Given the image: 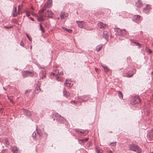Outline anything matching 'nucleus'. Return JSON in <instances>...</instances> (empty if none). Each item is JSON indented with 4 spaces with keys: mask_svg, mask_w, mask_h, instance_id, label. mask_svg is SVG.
Segmentation results:
<instances>
[{
    "mask_svg": "<svg viewBox=\"0 0 153 153\" xmlns=\"http://www.w3.org/2000/svg\"><path fill=\"white\" fill-rule=\"evenodd\" d=\"M130 150L134 152L135 153H140L141 149L137 146L135 144H131L130 146Z\"/></svg>",
    "mask_w": 153,
    "mask_h": 153,
    "instance_id": "1",
    "label": "nucleus"
},
{
    "mask_svg": "<svg viewBox=\"0 0 153 153\" xmlns=\"http://www.w3.org/2000/svg\"><path fill=\"white\" fill-rule=\"evenodd\" d=\"M22 74L23 78L27 77H32L34 75L33 72L29 71H23L22 72Z\"/></svg>",
    "mask_w": 153,
    "mask_h": 153,
    "instance_id": "2",
    "label": "nucleus"
},
{
    "mask_svg": "<svg viewBox=\"0 0 153 153\" xmlns=\"http://www.w3.org/2000/svg\"><path fill=\"white\" fill-rule=\"evenodd\" d=\"M117 31L118 32L119 35L122 36H125L127 34V32L125 29H118L117 30Z\"/></svg>",
    "mask_w": 153,
    "mask_h": 153,
    "instance_id": "3",
    "label": "nucleus"
},
{
    "mask_svg": "<svg viewBox=\"0 0 153 153\" xmlns=\"http://www.w3.org/2000/svg\"><path fill=\"white\" fill-rule=\"evenodd\" d=\"M140 102V100L139 97H137L132 100L131 101V103L132 105H134L136 104L139 103Z\"/></svg>",
    "mask_w": 153,
    "mask_h": 153,
    "instance_id": "4",
    "label": "nucleus"
},
{
    "mask_svg": "<svg viewBox=\"0 0 153 153\" xmlns=\"http://www.w3.org/2000/svg\"><path fill=\"white\" fill-rule=\"evenodd\" d=\"M79 27L83 28L85 25V22L83 21H78L76 22Z\"/></svg>",
    "mask_w": 153,
    "mask_h": 153,
    "instance_id": "5",
    "label": "nucleus"
},
{
    "mask_svg": "<svg viewBox=\"0 0 153 153\" xmlns=\"http://www.w3.org/2000/svg\"><path fill=\"white\" fill-rule=\"evenodd\" d=\"M147 137L149 140H153V129L150 130L149 131Z\"/></svg>",
    "mask_w": 153,
    "mask_h": 153,
    "instance_id": "6",
    "label": "nucleus"
},
{
    "mask_svg": "<svg viewBox=\"0 0 153 153\" xmlns=\"http://www.w3.org/2000/svg\"><path fill=\"white\" fill-rule=\"evenodd\" d=\"M97 25L100 28H103L108 27L107 25L103 23L102 22H100L97 24Z\"/></svg>",
    "mask_w": 153,
    "mask_h": 153,
    "instance_id": "7",
    "label": "nucleus"
},
{
    "mask_svg": "<svg viewBox=\"0 0 153 153\" xmlns=\"http://www.w3.org/2000/svg\"><path fill=\"white\" fill-rule=\"evenodd\" d=\"M53 14V13L51 10H48L45 13L44 16L46 17H51Z\"/></svg>",
    "mask_w": 153,
    "mask_h": 153,
    "instance_id": "8",
    "label": "nucleus"
},
{
    "mask_svg": "<svg viewBox=\"0 0 153 153\" xmlns=\"http://www.w3.org/2000/svg\"><path fill=\"white\" fill-rule=\"evenodd\" d=\"M68 16V13L65 12H62L60 14V16L62 19H64Z\"/></svg>",
    "mask_w": 153,
    "mask_h": 153,
    "instance_id": "9",
    "label": "nucleus"
},
{
    "mask_svg": "<svg viewBox=\"0 0 153 153\" xmlns=\"http://www.w3.org/2000/svg\"><path fill=\"white\" fill-rule=\"evenodd\" d=\"M67 87H70L72 86V82L69 80L66 79L65 83L64 84Z\"/></svg>",
    "mask_w": 153,
    "mask_h": 153,
    "instance_id": "10",
    "label": "nucleus"
},
{
    "mask_svg": "<svg viewBox=\"0 0 153 153\" xmlns=\"http://www.w3.org/2000/svg\"><path fill=\"white\" fill-rule=\"evenodd\" d=\"M151 9V6L150 5H147L144 8L143 10L144 12L145 13H147L149 11L150 9Z\"/></svg>",
    "mask_w": 153,
    "mask_h": 153,
    "instance_id": "11",
    "label": "nucleus"
},
{
    "mask_svg": "<svg viewBox=\"0 0 153 153\" xmlns=\"http://www.w3.org/2000/svg\"><path fill=\"white\" fill-rule=\"evenodd\" d=\"M23 111L25 115L29 117H30L31 116V114L30 112L28 111V110L25 109H23Z\"/></svg>",
    "mask_w": 153,
    "mask_h": 153,
    "instance_id": "12",
    "label": "nucleus"
},
{
    "mask_svg": "<svg viewBox=\"0 0 153 153\" xmlns=\"http://www.w3.org/2000/svg\"><path fill=\"white\" fill-rule=\"evenodd\" d=\"M103 36L106 40H107L108 38V33L106 31H104L103 33Z\"/></svg>",
    "mask_w": 153,
    "mask_h": 153,
    "instance_id": "13",
    "label": "nucleus"
},
{
    "mask_svg": "<svg viewBox=\"0 0 153 153\" xmlns=\"http://www.w3.org/2000/svg\"><path fill=\"white\" fill-rule=\"evenodd\" d=\"M63 93V96L66 97H67L68 96H69L70 94V93L69 92L67 91L65 88H64Z\"/></svg>",
    "mask_w": 153,
    "mask_h": 153,
    "instance_id": "14",
    "label": "nucleus"
},
{
    "mask_svg": "<svg viewBox=\"0 0 153 153\" xmlns=\"http://www.w3.org/2000/svg\"><path fill=\"white\" fill-rule=\"evenodd\" d=\"M13 153H19V149L16 146L13 147L12 149Z\"/></svg>",
    "mask_w": 153,
    "mask_h": 153,
    "instance_id": "15",
    "label": "nucleus"
},
{
    "mask_svg": "<svg viewBox=\"0 0 153 153\" xmlns=\"http://www.w3.org/2000/svg\"><path fill=\"white\" fill-rule=\"evenodd\" d=\"M135 5L137 7H140L142 6V4L141 1L138 0L135 3Z\"/></svg>",
    "mask_w": 153,
    "mask_h": 153,
    "instance_id": "16",
    "label": "nucleus"
},
{
    "mask_svg": "<svg viewBox=\"0 0 153 153\" xmlns=\"http://www.w3.org/2000/svg\"><path fill=\"white\" fill-rule=\"evenodd\" d=\"M59 118L58 120L61 123H63L65 121V119L61 116L59 115Z\"/></svg>",
    "mask_w": 153,
    "mask_h": 153,
    "instance_id": "17",
    "label": "nucleus"
},
{
    "mask_svg": "<svg viewBox=\"0 0 153 153\" xmlns=\"http://www.w3.org/2000/svg\"><path fill=\"white\" fill-rule=\"evenodd\" d=\"M52 2V0H49L47 2V3L45 4V6H47L49 8Z\"/></svg>",
    "mask_w": 153,
    "mask_h": 153,
    "instance_id": "18",
    "label": "nucleus"
},
{
    "mask_svg": "<svg viewBox=\"0 0 153 153\" xmlns=\"http://www.w3.org/2000/svg\"><path fill=\"white\" fill-rule=\"evenodd\" d=\"M102 47V45H100L98 46H97L96 48V50L97 52L99 51L100 50H101Z\"/></svg>",
    "mask_w": 153,
    "mask_h": 153,
    "instance_id": "19",
    "label": "nucleus"
},
{
    "mask_svg": "<svg viewBox=\"0 0 153 153\" xmlns=\"http://www.w3.org/2000/svg\"><path fill=\"white\" fill-rule=\"evenodd\" d=\"M134 19L136 21H138L140 18V16L139 15H135L134 16Z\"/></svg>",
    "mask_w": 153,
    "mask_h": 153,
    "instance_id": "20",
    "label": "nucleus"
},
{
    "mask_svg": "<svg viewBox=\"0 0 153 153\" xmlns=\"http://www.w3.org/2000/svg\"><path fill=\"white\" fill-rule=\"evenodd\" d=\"M88 140V138H86L84 139L81 140H79L78 141L79 144H82V143H84V141H87Z\"/></svg>",
    "mask_w": 153,
    "mask_h": 153,
    "instance_id": "21",
    "label": "nucleus"
},
{
    "mask_svg": "<svg viewBox=\"0 0 153 153\" xmlns=\"http://www.w3.org/2000/svg\"><path fill=\"white\" fill-rule=\"evenodd\" d=\"M131 42L134 44L136 45L139 46V47H140V44L135 41L134 40H131Z\"/></svg>",
    "mask_w": 153,
    "mask_h": 153,
    "instance_id": "22",
    "label": "nucleus"
},
{
    "mask_svg": "<svg viewBox=\"0 0 153 153\" xmlns=\"http://www.w3.org/2000/svg\"><path fill=\"white\" fill-rule=\"evenodd\" d=\"M62 28L70 33H71L72 31V30L71 29H68L65 27H62Z\"/></svg>",
    "mask_w": 153,
    "mask_h": 153,
    "instance_id": "23",
    "label": "nucleus"
},
{
    "mask_svg": "<svg viewBox=\"0 0 153 153\" xmlns=\"http://www.w3.org/2000/svg\"><path fill=\"white\" fill-rule=\"evenodd\" d=\"M4 144L6 147H7L9 145V143L8 142V140L6 138H5L4 139Z\"/></svg>",
    "mask_w": 153,
    "mask_h": 153,
    "instance_id": "24",
    "label": "nucleus"
},
{
    "mask_svg": "<svg viewBox=\"0 0 153 153\" xmlns=\"http://www.w3.org/2000/svg\"><path fill=\"white\" fill-rule=\"evenodd\" d=\"M96 149V151L97 153H102V150L99 147H97Z\"/></svg>",
    "mask_w": 153,
    "mask_h": 153,
    "instance_id": "25",
    "label": "nucleus"
},
{
    "mask_svg": "<svg viewBox=\"0 0 153 153\" xmlns=\"http://www.w3.org/2000/svg\"><path fill=\"white\" fill-rule=\"evenodd\" d=\"M37 19L38 21L39 22H42V21H43L44 20V19L43 18L42 16H41L40 17H38L37 18Z\"/></svg>",
    "mask_w": 153,
    "mask_h": 153,
    "instance_id": "26",
    "label": "nucleus"
},
{
    "mask_svg": "<svg viewBox=\"0 0 153 153\" xmlns=\"http://www.w3.org/2000/svg\"><path fill=\"white\" fill-rule=\"evenodd\" d=\"M40 29L41 30V31L42 32H45V30L44 28L41 25V24L40 23Z\"/></svg>",
    "mask_w": 153,
    "mask_h": 153,
    "instance_id": "27",
    "label": "nucleus"
},
{
    "mask_svg": "<svg viewBox=\"0 0 153 153\" xmlns=\"http://www.w3.org/2000/svg\"><path fill=\"white\" fill-rule=\"evenodd\" d=\"M103 68H104V71L105 72L107 73L109 71V69L107 67H105L104 66H102Z\"/></svg>",
    "mask_w": 153,
    "mask_h": 153,
    "instance_id": "28",
    "label": "nucleus"
},
{
    "mask_svg": "<svg viewBox=\"0 0 153 153\" xmlns=\"http://www.w3.org/2000/svg\"><path fill=\"white\" fill-rule=\"evenodd\" d=\"M118 95L119 97L120 98H123V94L120 91H118L117 92Z\"/></svg>",
    "mask_w": 153,
    "mask_h": 153,
    "instance_id": "29",
    "label": "nucleus"
},
{
    "mask_svg": "<svg viewBox=\"0 0 153 153\" xmlns=\"http://www.w3.org/2000/svg\"><path fill=\"white\" fill-rule=\"evenodd\" d=\"M55 79L57 80L58 81H61L62 80V79L61 77H59L58 76H56Z\"/></svg>",
    "mask_w": 153,
    "mask_h": 153,
    "instance_id": "30",
    "label": "nucleus"
},
{
    "mask_svg": "<svg viewBox=\"0 0 153 153\" xmlns=\"http://www.w3.org/2000/svg\"><path fill=\"white\" fill-rule=\"evenodd\" d=\"M46 8L45 7H44V8L42 9L41 10L39 11V12L40 13H43V11L45 10Z\"/></svg>",
    "mask_w": 153,
    "mask_h": 153,
    "instance_id": "31",
    "label": "nucleus"
},
{
    "mask_svg": "<svg viewBox=\"0 0 153 153\" xmlns=\"http://www.w3.org/2000/svg\"><path fill=\"white\" fill-rule=\"evenodd\" d=\"M39 90H40V88L39 87H38L36 88L35 91V93H36L37 94L39 93Z\"/></svg>",
    "mask_w": 153,
    "mask_h": 153,
    "instance_id": "32",
    "label": "nucleus"
},
{
    "mask_svg": "<svg viewBox=\"0 0 153 153\" xmlns=\"http://www.w3.org/2000/svg\"><path fill=\"white\" fill-rule=\"evenodd\" d=\"M22 7H23V5L22 4L19 5L18 8V13L19 14H20L19 10L20 9V8H22Z\"/></svg>",
    "mask_w": 153,
    "mask_h": 153,
    "instance_id": "33",
    "label": "nucleus"
},
{
    "mask_svg": "<svg viewBox=\"0 0 153 153\" xmlns=\"http://www.w3.org/2000/svg\"><path fill=\"white\" fill-rule=\"evenodd\" d=\"M18 14H19L18 13H17L16 12L13 13V16L14 17H16L17 16Z\"/></svg>",
    "mask_w": 153,
    "mask_h": 153,
    "instance_id": "34",
    "label": "nucleus"
},
{
    "mask_svg": "<svg viewBox=\"0 0 153 153\" xmlns=\"http://www.w3.org/2000/svg\"><path fill=\"white\" fill-rule=\"evenodd\" d=\"M32 136L34 139L36 138V133L35 132H33L32 134Z\"/></svg>",
    "mask_w": 153,
    "mask_h": 153,
    "instance_id": "35",
    "label": "nucleus"
},
{
    "mask_svg": "<svg viewBox=\"0 0 153 153\" xmlns=\"http://www.w3.org/2000/svg\"><path fill=\"white\" fill-rule=\"evenodd\" d=\"M146 51L147 52L150 53H152V51L148 48H147L146 49Z\"/></svg>",
    "mask_w": 153,
    "mask_h": 153,
    "instance_id": "36",
    "label": "nucleus"
},
{
    "mask_svg": "<svg viewBox=\"0 0 153 153\" xmlns=\"http://www.w3.org/2000/svg\"><path fill=\"white\" fill-rule=\"evenodd\" d=\"M26 36H27V38H28V39L29 40H30V41H31L32 40V39L31 38V37H30L29 35H28V34H26Z\"/></svg>",
    "mask_w": 153,
    "mask_h": 153,
    "instance_id": "37",
    "label": "nucleus"
},
{
    "mask_svg": "<svg viewBox=\"0 0 153 153\" xmlns=\"http://www.w3.org/2000/svg\"><path fill=\"white\" fill-rule=\"evenodd\" d=\"M116 142H112L111 143V144L112 146H115L116 145Z\"/></svg>",
    "mask_w": 153,
    "mask_h": 153,
    "instance_id": "38",
    "label": "nucleus"
},
{
    "mask_svg": "<svg viewBox=\"0 0 153 153\" xmlns=\"http://www.w3.org/2000/svg\"><path fill=\"white\" fill-rule=\"evenodd\" d=\"M17 11V8L16 7H14L13 10V12H16Z\"/></svg>",
    "mask_w": 153,
    "mask_h": 153,
    "instance_id": "39",
    "label": "nucleus"
},
{
    "mask_svg": "<svg viewBox=\"0 0 153 153\" xmlns=\"http://www.w3.org/2000/svg\"><path fill=\"white\" fill-rule=\"evenodd\" d=\"M20 45L23 47H24V44L22 41H21L20 42Z\"/></svg>",
    "mask_w": 153,
    "mask_h": 153,
    "instance_id": "40",
    "label": "nucleus"
},
{
    "mask_svg": "<svg viewBox=\"0 0 153 153\" xmlns=\"http://www.w3.org/2000/svg\"><path fill=\"white\" fill-rule=\"evenodd\" d=\"M75 131L78 134H79L80 131L78 129H75Z\"/></svg>",
    "mask_w": 153,
    "mask_h": 153,
    "instance_id": "41",
    "label": "nucleus"
},
{
    "mask_svg": "<svg viewBox=\"0 0 153 153\" xmlns=\"http://www.w3.org/2000/svg\"><path fill=\"white\" fill-rule=\"evenodd\" d=\"M26 16L28 17H29L30 16V13L27 11L26 12Z\"/></svg>",
    "mask_w": 153,
    "mask_h": 153,
    "instance_id": "42",
    "label": "nucleus"
},
{
    "mask_svg": "<svg viewBox=\"0 0 153 153\" xmlns=\"http://www.w3.org/2000/svg\"><path fill=\"white\" fill-rule=\"evenodd\" d=\"M4 27L5 28H7V29H9V28H11L12 27H9V26H5Z\"/></svg>",
    "mask_w": 153,
    "mask_h": 153,
    "instance_id": "43",
    "label": "nucleus"
},
{
    "mask_svg": "<svg viewBox=\"0 0 153 153\" xmlns=\"http://www.w3.org/2000/svg\"><path fill=\"white\" fill-rule=\"evenodd\" d=\"M58 74L59 75H62L63 73L62 72H58Z\"/></svg>",
    "mask_w": 153,
    "mask_h": 153,
    "instance_id": "44",
    "label": "nucleus"
},
{
    "mask_svg": "<svg viewBox=\"0 0 153 153\" xmlns=\"http://www.w3.org/2000/svg\"><path fill=\"white\" fill-rule=\"evenodd\" d=\"M13 22H14L15 23H17V21L16 19H14L12 20Z\"/></svg>",
    "mask_w": 153,
    "mask_h": 153,
    "instance_id": "45",
    "label": "nucleus"
},
{
    "mask_svg": "<svg viewBox=\"0 0 153 153\" xmlns=\"http://www.w3.org/2000/svg\"><path fill=\"white\" fill-rule=\"evenodd\" d=\"M108 153H112V151L111 150H109L108 151Z\"/></svg>",
    "mask_w": 153,
    "mask_h": 153,
    "instance_id": "46",
    "label": "nucleus"
},
{
    "mask_svg": "<svg viewBox=\"0 0 153 153\" xmlns=\"http://www.w3.org/2000/svg\"><path fill=\"white\" fill-rule=\"evenodd\" d=\"M84 131H79V134H80V133H82V134H84Z\"/></svg>",
    "mask_w": 153,
    "mask_h": 153,
    "instance_id": "47",
    "label": "nucleus"
},
{
    "mask_svg": "<svg viewBox=\"0 0 153 153\" xmlns=\"http://www.w3.org/2000/svg\"><path fill=\"white\" fill-rule=\"evenodd\" d=\"M30 19L31 20H32V21H34V20L33 19V18H32V17H30Z\"/></svg>",
    "mask_w": 153,
    "mask_h": 153,
    "instance_id": "48",
    "label": "nucleus"
},
{
    "mask_svg": "<svg viewBox=\"0 0 153 153\" xmlns=\"http://www.w3.org/2000/svg\"><path fill=\"white\" fill-rule=\"evenodd\" d=\"M10 102H12V103H13V100L12 99H10Z\"/></svg>",
    "mask_w": 153,
    "mask_h": 153,
    "instance_id": "49",
    "label": "nucleus"
},
{
    "mask_svg": "<svg viewBox=\"0 0 153 153\" xmlns=\"http://www.w3.org/2000/svg\"><path fill=\"white\" fill-rule=\"evenodd\" d=\"M133 74H131L130 75L128 76L129 77H131L133 76Z\"/></svg>",
    "mask_w": 153,
    "mask_h": 153,
    "instance_id": "50",
    "label": "nucleus"
},
{
    "mask_svg": "<svg viewBox=\"0 0 153 153\" xmlns=\"http://www.w3.org/2000/svg\"><path fill=\"white\" fill-rule=\"evenodd\" d=\"M45 76H45V75H44L43 76H42V77L41 78L42 79H43L44 78H45Z\"/></svg>",
    "mask_w": 153,
    "mask_h": 153,
    "instance_id": "51",
    "label": "nucleus"
},
{
    "mask_svg": "<svg viewBox=\"0 0 153 153\" xmlns=\"http://www.w3.org/2000/svg\"><path fill=\"white\" fill-rule=\"evenodd\" d=\"M38 134L39 135V136H41L42 135V134H40L39 132L38 131L37 132Z\"/></svg>",
    "mask_w": 153,
    "mask_h": 153,
    "instance_id": "52",
    "label": "nucleus"
},
{
    "mask_svg": "<svg viewBox=\"0 0 153 153\" xmlns=\"http://www.w3.org/2000/svg\"><path fill=\"white\" fill-rule=\"evenodd\" d=\"M98 70V69L97 68H95V71L97 72V70Z\"/></svg>",
    "mask_w": 153,
    "mask_h": 153,
    "instance_id": "53",
    "label": "nucleus"
},
{
    "mask_svg": "<svg viewBox=\"0 0 153 153\" xmlns=\"http://www.w3.org/2000/svg\"><path fill=\"white\" fill-rule=\"evenodd\" d=\"M51 74H52L54 76L55 75V74L54 73H52Z\"/></svg>",
    "mask_w": 153,
    "mask_h": 153,
    "instance_id": "54",
    "label": "nucleus"
},
{
    "mask_svg": "<svg viewBox=\"0 0 153 153\" xmlns=\"http://www.w3.org/2000/svg\"><path fill=\"white\" fill-rule=\"evenodd\" d=\"M37 128H38V127H37V126H36V130H37Z\"/></svg>",
    "mask_w": 153,
    "mask_h": 153,
    "instance_id": "55",
    "label": "nucleus"
},
{
    "mask_svg": "<svg viewBox=\"0 0 153 153\" xmlns=\"http://www.w3.org/2000/svg\"><path fill=\"white\" fill-rule=\"evenodd\" d=\"M30 49H31V48H32V46H30Z\"/></svg>",
    "mask_w": 153,
    "mask_h": 153,
    "instance_id": "56",
    "label": "nucleus"
},
{
    "mask_svg": "<svg viewBox=\"0 0 153 153\" xmlns=\"http://www.w3.org/2000/svg\"><path fill=\"white\" fill-rule=\"evenodd\" d=\"M71 102H73L74 103V102H74V101H71Z\"/></svg>",
    "mask_w": 153,
    "mask_h": 153,
    "instance_id": "57",
    "label": "nucleus"
},
{
    "mask_svg": "<svg viewBox=\"0 0 153 153\" xmlns=\"http://www.w3.org/2000/svg\"><path fill=\"white\" fill-rule=\"evenodd\" d=\"M152 46L153 47V43H152Z\"/></svg>",
    "mask_w": 153,
    "mask_h": 153,
    "instance_id": "58",
    "label": "nucleus"
}]
</instances>
